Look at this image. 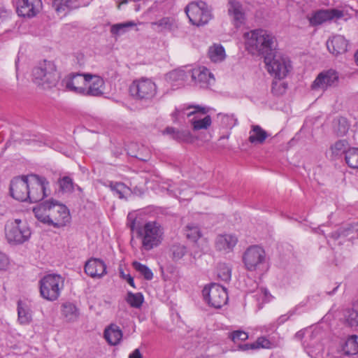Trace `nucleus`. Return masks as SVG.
Segmentation results:
<instances>
[{"mask_svg":"<svg viewBox=\"0 0 358 358\" xmlns=\"http://www.w3.org/2000/svg\"><path fill=\"white\" fill-rule=\"evenodd\" d=\"M33 212L38 220L55 228L65 227L71 221L66 206L54 200L40 203L34 208Z\"/></svg>","mask_w":358,"mask_h":358,"instance_id":"nucleus-1","label":"nucleus"},{"mask_svg":"<svg viewBox=\"0 0 358 358\" xmlns=\"http://www.w3.org/2000/svg\"><path fill=\"white\" fill-rule=\"evenodd\" d=\"M245 38L246 48L253 55H262L265 59L266 56L275 52V38L267 30H252L245 34Z\"/></svg>","mask_w":358,"mask_h":358,"instance_id":"nucleus-2","label":"nucleus"},{"mask_svg":"<svg viewBox=\"0 0 358 358\" xmlns=\"http://www.w3.org/2000/svg\"><path fill=\"white\" fill-rule=\"evenodd\" d=\"M32 80L38 87L49 90L56 87L60 73L54 62L44 59L32 70Z\"/></svg>","mask_w":358,"mask_h":358,"instance_id":"nucleus-3","label":"nucleus"},{"mask_svg":"<svg viewBox=\"0 0 358 358\" xmlns=\"http://www.w3.org/2000/svg\"><path fill=\"white\" fill-rule=\"evenodd\" d=\"M137 236L141 239L142 250L150 251L159 246L164 236V228L156 221H150L136 229Z\"/></svg>","mask_w":358,"mask_h":358,"instance_id":"nucleus-4","label":"nucleus"},{"mask_svg":"<svg viewBox=\"0 0 358 358\" xmlns=\"http://www.w3.org/2000/svg\"><path fill=\"white\" fill-rule=\"evenodd\" d=\"M64 279L58 274H48L39 281L41 296L49 301L57 300L64 288Z\"/></svg>","mask_w":358,"mask_h":358,"instance_id":"nucleus-5","label":"nucleus"},{"mask_svg":"<svg viewBox=\"0 0 358 358\" xmlns=\"http://www.w3.org/2000/svg\"><path fill=\"white\" fill-rule=\"evenodd\" d=\"M264 63L268 72L278 80L286 78L292 69L289 59L276 52L266 56Z\"/></svg>","mask_w":358,"mask_h":358,"instance_id":"nucleus-6","label":"nucleus"},{"mask_svg":"<svg viewBox=\"0 0 358 358\" xmlns=\"http://www.w3.org/2000/svg\"><path fill=\"white\" fill-rule=\"evenodd\" d=\"M5 236L10 244L20 245L27 241L31 234L26 222L20 219L8 220L5 224Z\"/></svg>","mask_w":358,"mask_h":358,"instance_id":"nucleus-7","label":"nucleus"},{"mask_svg":"<svg viewBox=\"0 0 358 358\" xmlns=\"http://www.w3.org/2000/svg\"><path fill=\"white\" fill-rule=\"evenodd\" d=\"M185 11L189 22L197 27L207 24L213 17L211 6L202 1L189 3Z\"/></svg>","mask_w":358,"mask_h":358,"instance_id":"nucleus-8","label":"nucleus"},{"mask_svg":"<svg viewBox=\"0 0 358 358\" xmlns=\"http://www.w3.org/2000/svg\"><path fill=\"white\" fill-rule=\"evenodd\" d=\"M129 92L136 100L148 101L156 96L157 87L151 79L141 78L132 82L129 87Z\"/></svg>","mask_w":358,"mask_h":358,"instance_id":"nucleus-9","label":"nucleus"},{"mask_svg":"<svg viewBox=\"0 0 358 358\" xmlns=\"http://www.w3.org/2000/svg\"><path fill=\"white\" fill-rule=\"evenodd\" d=\"M202 293L205 301L215 308H220L227 303L228 300L226 289L217 283H212L208 287H205Z\"/></svg>","mask_w":358,"mask_h":358,"instance_id":"nucleus-10","label":"nucleus"},{"mask_svg":"<svg viewBox=\"0 0 358 358\" xmlns=\"http://www.w3.org/2000/svg\"><path fill=\"white\" fill-rule=\"evenodd\" d=\"M28 181L29 186L28 200L30 202L36 203L48 196L46 188L48 182L45 178L31 174L28 176Z\"/></svg>","mask_w":358,"mask_h":358,"instance_id":"nucleus-11","label":"nucleus"},{"mask_svg":"<svg viewBox=\"0 0 358 358\" xmlns=\"http://www.w3.org/2000/svg\"><path fill=\"white\" fill-rule=\"evenodd\" d=\"M266 253L264 250L258 245L249 247L244 252L243 261L247 270L256 271L260 265L264 263Z\"/></svg>","mask_w":358,"mask_h":358,"instance_id":"nucleus-12","label":"nucleus"},{"mask_svg":"<svg viewBox=\"0 0 358 358\" xmlns=\"http://www.w3.org/2000/svg\"><path fill=\"white\" fill-rule=\"evenodd\" d=\"M343 16V11L338 9H320L313 12L310 16L308 17V20L310 26L316 27L334 19H340Z\"/></svg>","mask_w":358,"mask_h":358,"instance_id":"nucleus-13","label":"nucleus"},{"mask_svg":"<svg viewBox=\"0 0 358 358\" xmlns=\"http://www.w3.org/2000/svg\"><path fill=\"white\" fill-rule=\"evenodd\" d=\"M28 176L13 178L10 185V192L13 198L17 201H26L29 197Z\"/></svg>","mask_w":358,"mask_h":358,"instance_id":"nucleus-14","label":"nucleus"},{"mask_svg":"<svg viewBox=\"0 0 358 358\" xmlns=\"http://www.w3.org/2000/svg\"><path fill=\"white\" fill-rule=\"evenodd\" d=\"M338 81V73L333 69L323 71L320 73L311 85L313 90H326L334 86Z\"/></svg>","mask_w":358,"mask_h":358,"instance_id":"nucleus-15","label":"nucleus"},{"mask_svg":"<svg viewBox=\"0 0 358 358\" xmlns=\"http://www.w3.org/2000/svg\"><path fill=\"white\" fill-rule=\"evenodd\" d=\"M87 73H73L67 76L64 80V85L67 90L77 94H85L87 82Z\"/></svg>","mask_w":358,"mask_h":358,"instance_id":"nucleus-16","label":"nucleus"},{"mask_svg":"<svg viewBox=\"0 0 358 358\" xmlns=\"http://www.w3.org/2000/svg\"><path fill=\"white\" fill-rule=\"evenodd\" d=\"M42 7L41 0H18L17 13L24 17H33Z\"/></svg>","mask_w":358,"mask_h":358,"instance_id":"nucleus-17","label":"nucleus"},{"mask_svg":"<svg viewBox=\"0 0 358 358\" xmlns=\"http://www.w3.org/2000/svg\"><path fill=\"white\" fill-rule=\"evenodd\" d=\"M85 273L93 278H101L106 274V265L100 259L91 258L85 264Z\"/></svg>","mask_w":358,"mask_h":358,"instance_id":"nucleus-18","label":"nucleus"},{"mask_svg":"<svg viewBox=\"0 0 358 358\" xmlns=\"http://www.w3.org/2000/svg\"><path fill=\"white\" fill-rule=\"evenodd\" d=\"M88 81L84 95L99 96L103 94L104 81L97 75L87 73Z\"/></svg>","mask_w":358,"mask_h":358,"instance_id":"nucleus-19","label":"nucleus"},{"mask_svg":"<svg viewBox=\"0 0 358 358\" xmlns=\"http://www.w3.org/2000/svg\"><path fill=\"white\" fill-rule=\"evenodd\" d=\"M238 243V238L231 234H219L215 241V246L219 251L229 253Z\"/></svg>","mask_w":358,"mask_h":358,"instance_id":"nucleus-20","label":"nucleus"},{"mask_svg":"<svg viewBox=\"0 0 358 358\" xmlns=\"http://www.w3.org/2000/svg\"><path fill=\"white\" fill-rule=\"evenodd\" d=\"M190 108H192L193 110L187 114V117H192L190 120L203 119V116L208 115L210 109L208 107L200 105H189L186 108V109ZM185 108H180L175 110L172 113V115L174 117V121H176L178 117L185 113Z\"/></svg>","mask_w":358,"mask_h":358,"instance_id":"nucleus-21","label":"nucleus"},{"mask_svg":"<svg viewBox=\"0 0 358 358\" xmlns=\"http://www.w3.org/2000/svg\"><path fill=\"white\" fill-rule=\"evenodd\" d=\"M192 80L200 87H208L214 80L212 73L205 67L194 69L191 72Z\"/></svg>","mask_w":358,"mask_h":358,"instance_id":"nucleus-22","label":"nucleus"},{"mask_svg":"<svg viewBox=\"0 0 358 358\" xmlns=\"http://www.w3.org/2000/svg\"><path fill=\"white\" fill-rule=\"evenodd\" d=\"M327 47L331 53L338 55L347 51L348 41L343 36L336 35L327 41Z\"/></svg>","mask_w":358,"mask_h":358,"instance_id":"nucleus-23","label":"nucleus"},{"mask_svg":"<svg viewBox=\"0 0 358 358\" xmlns=\"http://www.w3.org/2000/svg\"><path fill=\"white\" fill-rule=\"evenodd\" d=\"M228 13L233 17L236 27H240L244 22V13L241 3L236 0L229 1Z\"/></svg>","mask_w":358,"mask_h":358,"instance_id":"nucleus-24","label":"nucleus"},{"mask_svg":"<svg viewBox=\"0 0 358 358\" xmlns=\"http://www.w3.org/2000/svg\"><path fill=\"white\" fill-rule=\"evenodd\" d=\"M61 314L66 322H74L78 318L79 310L74 303L67 301L62 304Z\"/></svg>","mask_w":358,"mask_h":358,"instance_id":"nucleus-25","label":"nucleus"},{"mask_svg":"<svg viewBox=\"0 0 358 358\" xmlns=\"http://www.w3.org/2000/svg\"><path fill=\"white\" fill-rule=\"evenodd\" d=\"M104 338L110 345H115L120 342L122 338V332L119 327L115 324H111L106 329Z\"/></svg>","mask_w":358,"mask_h":358,"instance_id":"nucleus-26","label":"nucleus"},{"mask_svg":"<svg viewBox=\"0 0 358 358\" xmlns=\"http://www.w3.org/2000/svg\"><path fill=\"white\" fill-rule=\"evenodd\" d=\"M248 141L252 144H262L268 136L267 132L259 125H252Z\"/></svg>","mask_w":358,"mask_h":358,"instance_id":"nucleus-27","label":"nucleus"},{"mask_svg":"<svg viewBox=\"0 0 358 358\" xmlns=\"http://www.w3.org/2000/svg\"><path fill=\"white\" fill-rule=\"evenodd\" d=\"M17 315L18 321L21 324H28L32 320L31 311L29 306L20 300L17 302Z\"/></svg>","mask_w":358,"mask_h":358,"instance_id":"nucleus-28","label":"nucleus"},{"mask_svg":"<svg viewBox=\"0 0 358 358\" xmlns=\"http://www.w3.org/2000/svg\"><path fill=\"white\" fill-rule=\"evenodd\" d=\"M152 27L157 26L158 31H173L178 28L176 21L169 17H162L157 22L151 23Z\"/></svg>","mask_w":358,"mask_h":358,"instance_id":"nucleus-29","label":"nucleus"},{"mask_svg":"<svg viewBox=\"0 0 358 358\" xmlns=\"http://www.w3.org/2000/svg\"><path fill=\"white\" fill-rule=\"evenodd\" d=\"M77 0H54L52 6L58 14L66 15V10L76 8Z\"/></svg>","mask_w":358,"mask_h":358,"instance_id":"nucleus-30","label":"nucleus"},{"mask_svg":"<svg viewBox=\"0 0 358 358\" xmlns=\"http://www.w3.org/2000/svg\"><path fill=\"white\" fill-rule=\"evenodd\" d=\"M275 346L274 343L264 336L259 337L257 341L250 344H245L243 346V349L245 350H257L260 348L271 349Z\"/></svg>","mask_w":358,"mask_h":358,"instance_id":"nucleus-31","label":"nucleus"},{"mask_svg":"<svg viewBox=\"0 0 358 358\" xmlns=\"http://www.w3.org/2000/svg\"><path fill=\"white\" fill-rule=\"evenodd\" d=\"M208 56L212 62H220L226 57L224 48L221 45L214 44L209 48Z\"/></svg>","mask_w":358,"mask_h":358,"instance_id":"nucleus-32","label":"nucleus"},{"mask_svg":"<svg viewBox=\"0 0 358 358\" xmlns=\"http://www.w3.org/2000/svg\"><path fill=\"white\" fill-rule=\"evenodd\" d=\"M187 252V248L182 244H174L170 248L171 258L175 262L181 260Z\"/></svg>","mask_w":358,"mask_h":358,"instance_id":"nucleus-33","label":"nucleus"},{"mask_svg":"<svg viewBox=\"0 0 358 358\" xmlns=\"http://www.w3.org/2000/svg\"><path fill=\"white\" fill-rule=\"evenodd\" d=\"M194 131L206 130L212 124V118L210 115L203 116V119L190 120Z\"/></svg>","mask_w":358,"mask_h":358,"instance_id":"nucleus-34","label":"nucleus"},{"mask_svg":"<svg viewBox=\"0 0 358 358\" xmlns=\"http://www.w3.org/2000/svg\"><path fill=\"white\" fill-rule=\"evenodd\" d=\"M343 350L345 355H353L358 353V336H351L345 341Z\"/></svg>","mask_w":358,"mask_h":358,"instance_id":"nucleus-35","label":"nucleus"},{"mask_svg":"<svg viewBox=\"0 0 358 358\" xmlns=\"http://www.w3.org/2000/svg\"><path fill=\"white\" fill-rule=\"evenodd\" d=\"M126 301L130 305L131 307L135 308H139L141 307L144 297L141 292L132 293L129 292L126 297Z\"/></svg>","mask_w":358,"mask_h":358,"instance_id":"nucleus-36","label":"nucleus"},{"mask_svg":"<svg viewBox=\"0 0 358 358\" xmlns=\"http://www.w3.org/2000/svg\"><path fill=\"white\" fill-rule=\"evenodd\" d=\"M185 233L187 238L193 242L197 241L201 236L199 227L193 224H187L185 227Z\"/></svg>","mask_w":358,"mask_h":358,"instance_id":"nucleus-37","label":"nucleus"},{"mask_svg":"<svg viewBox=\"0 0 358 358\" xmlns=\"http://www.w3.org/2000/svg\"><path fill=\"white\" fill-rule=\"evenodd\" d=\"M348 149V143L345 140H339L331 146V153L335 157H338L343 153L346 155Z\"/></svg>","mask_w":358,"mask_h":358,"instance_id":"nucleus-38","label":"nucleus"},{"mask_svg":"<svg viewBox=\"0 0 358 358\" xmlns=\"http://www.w3.org/2000/svg\"><path fill=\"white\" fill-rule=\"evenodd\" d=\"M136 26V23L128 21L123 23H117L111 26L110 33L115 36H119L126 32L127 29Z\"/></svg>","mask_w":358,"mask_h":358,"instance_id":"nucleus-39","label":"nucleus"},{"mask_svg":"<svg viewBox=\"0 0 358 358\" xmlns=\"http://www.w3.org/2000/svg\"><path fill=\"white\" fill-rule=\"evenodd\" d=\"M345 161L352 169H358V148H350L346 152Z\"/></svg>","mask_w":358,"mask_h":358,"instance_id":"nucleus-40","label":"nucleus"},{"mask_svg":"<svg viewBox=\"0 0 358 358\" xmlns=\"http://www.w3.org/2000/svg\"><path fill=\"white\" fill-rule=\"evenodd\" d=\"M345 317L346 322L350 327L358 326V308L357 307H355V304H353L352 308L348 309L345 311Z\"/></svg>","mask_w":358,"mask_h":358,"instance_id":"nucleus-41","label":"nucleus"},{"mask_svg":"<svg viewBox=\"0 0 358 358\" xmlns=\"http://www.w3.org/2000/svg\"><path fill=\"white\" fill-rule=\"evenodd\" d=\"M350 127V124L347 118L341 117L337 120L335 129L338 135L344 136L348 132Z\"/></svg>","mask_w":358,"mask_h":358,"instance_id":"nucleus-42","label":"nucleus"},{"mask_svg":"<svg viewBox=\"0 0 358 358\" xmlns=\"http://www.w3.org/2000/svg\"><path fill=\"white\" fill-rule=\"evenodd\" d=\"M132 266L138 273L143 275L145 280H150L152 279L153 273L146 265L138 262H134Z\"/></svg>","mask_w":358,"mask_h":358,"instance_id":"nucleus-43","label":"nucleus"},{"mask_svg":"<svg viewBox=\"0 0 358 358\" xmlns=\"http://www.w3.org/2000/svg\"><path fill=\"white\" fill-rule=\"evenodd\" d=\"M231 268L226 264H220L217 267V277L222 281L228 282L231 279Z\"/></svg>","mask_w":358,"mask_h":358,"instance_id":"nucleus-44","label":"nucleus"},{"mask_svg":"<svg viewBox=\"0 0 358 358\" xmlns=\"http://www.w3.org/2000/svg\"><path fill=\"white\" fill-rule=\"evenodd\" d=\"M60 189L64 192H72L74 189L73 180L69 176H64L59 180Z\"/></svg>","mask_w":358,"mask_h":358,"instance_id":"nucleus-45","label":"nucleus"},{"mask_svg":"<svg viewBox=\"0 0 358 358\" xmlns=\"http://www.w3.org/2000/svg\"><path fill=\"white\" fill-rule=\"evenodd\" d=\"M287 88V84L285 82L281 81V80H273L272 83V92L276 96L283 94Z\"/></svg>","mask_w":358,"mask_h":358,"instance_id":"nucleus-46","label":"nucleus"},{"mask_svg":"<svg viewBox=\"0 0 358 358\" xmlns=\"http://www.w3.org/2000/svg\"><path fill=\"white\" fill-rule=\"evenodd\" d=\"M112 190L120 199H123L125 194L129 191V189L122 182H115L110 185Z\"/></svg>","mask_w":358,"mask_h":358,"instance_id":"nucleus-47","label":"nucleus"},{"mask_svg":"<svg viewBox=\"0 0 358 358\" xmlns=\"http://www.w3.org/2000/svg\"><path fill=\"white\" fill-rule=\"evenodd\" d=\"M168 78L173 81H181L180 84H182L183 81L186 78V75L184 71L175 70L170 72L168 76Z\"/></svg>","mask_w":358,"mask_h":358,"instance_id":"nucleus-48","label":"nucleus"},{"mask_svg":"<svg viewBox=\"0 0 358 358\" xmlns=\"http://www.w3.org/2000/svg\"><path fill=\"white\" fill-rule=\"evenodd\" d=\"M254 296L256 297L257 301L259 303H264L268 301L269 293L266 289L260 288L259 289L256 291V293Z\"/></svg>","mask_w":358,"mask_h":358,"instance_id":"nucleus-49","label":"nucleus"},{"mask_svg":"<svg viewBox=\"0 0 358 358\" xmlns=\"http://www.w3.org/2000/svg\"><path fill=\"white\" fill-rule=\"evenodd\" d=\"M229 337L234 343H236L238 341H243L247 340L248 335L243 331L237 330L231 333Z\"/></svg>","mask_w":358,"mask_h":358,"instance_id":"nucleus-50","label":"nucleus"},{"mask_svg":"<svg viewBox=\"0 0 358 358\" xmlns=\"http://www.w3.org/2000/svg\"><path fill=\"white\" fill-rule=\"evenodd\" d=\"M164 133L171 135L173 138L177 141H181L185 136L183 132L176 130L173 127H167L165 129Z\"/></svg>","mask_w":358,"mask_h":358,"instance_id":"nucleus-51","label":"nucleus"},{"mask_svg":"<svg viewBox=\"0 0 358 358\" xmlns=\"http://www.w3.org/2000/svg\"><path fill=\"white\" fill-rule=\"evenodd\" d=\"M9 265L8 257L3 252H0V271H6Z\"/></svg>","mask_w":358,"mask_h":358,"instance_id":"nucleus-52","label":"nucleus"},{"mask_svg":"<svg viewBox=\"0 0 358 358\" xmlns=\"http://www.w3.org/2000/svg\"><path fill=\"white\" fill-rule=\"evenodd\" d=\"M122 277L127 280V282L132 286L133 287H135L134 285V278L130 275H125L123 272H120Z\"/></svg>","mask_w":358,"mask_h":358,"instance_id":"nucleus-53","label":"nucleus"},{"mask_svg":"<svg viewBox=\"0 0 358 358\" xmlns=\"http://www.w3.org/2000/svg\"><path fill=\"white\" fill-rule=\"evenodd\" d=\"M129 358H143L138 349L134 350L130 355Z\"/></svg>","mask_w":358,"mask_h":358,"instance_id":"nucleus-54","label":"nucleus"},{"mask_svg":"<svg viewBox=\"0 0 358 358\" xmlns=\"http://www.w3.org/2000/svg\"><path fill=\"white\" fill-rule=\"evenodd\" d=\"M289 317V316H287V315H281L278 320H279V322L280 323H283L285 321H286L288 318Z\"/></svg>","mask_w":358,"mask_h":358,"instance_id":"nucleus-55","label":"nucleus"},{"mask_svg":"<svg viewBox=\"0 0 358 358\" xmlns=\"http://www.w3.org/2000/svg\"><path fill=\"white\" fill-rule=\"evenodd\" d=\"M135 224H136V222L135 220H134L130 224H129V227L131 229V230L134 231V227H135Z\"/></svg>","mask_w":358,"mask_h":358,"instance_id":"nucleus-56","label":"nucleus"},{"mask_svg":"<svg viewBox=\"0 0 358 358\" xmlns=\"http://www.w3.org/2000/svg\"><path fill=\"white\" fill-rule=\"evenodd\" d=\"M355 59L356 64L358 65V50L356 52V53L355 55Z\"/></svg>","mask_w":358,"mask_h":358,"instance_id":"nucleus-57","label":"nucleus"},{"mask_svg":"<svg viewBox=\"0 0 358 358\" xmlns=\"http://www.w3.org/2000/svg\"><path fill=\"white\" fill-rule=\"evenodd\" d=\"M354 304H355V307H357V308H358V300Z\"/></svg>","mask_w":358,"mask_h":358,"instance_id":"nucleus-58","label":"nucleus"},{"mask_svg":"<svg viewBox=\"0 0 358 358\" xmlns=\"http://www.w3.org/2000/svg\"><path fill=\"white\" fill-rule=\"evenodd\" d=\"M128 2V0H124L122 1V3H127Z\"/></svg>","mask_w":358,"mask_h":358,"instance_id":"nucleus-59","label":"nucleus"},{"mask_svg":"<svg viewBox=\"0 0 358 358\" xmlns=\"http://www.w3.org/2000/svg\"><path fill=\"white\" fill-rule=\"evenodd\" d=\"M338 287H335V289L333 290V292H334L336 291V289H337Z\"/></svg>","mask_w":358,"mask_h":358,"instance_id":"nucleus-60","label":"nucleus"},{"mask_svg":"<svg viewBox=\"0 0 358 358\" xmlns=\"http://www.w3.org/2000/svg\"><path fill=\"white\" fill-rule=\"evenodd\" d=\"M289 313L290 315H293V313H292V312H289Z\"/></svg>","mask_w":358,"mask_h":358,"instance_id":"nucleus-61","label":"nucleus"}]
</instances>
